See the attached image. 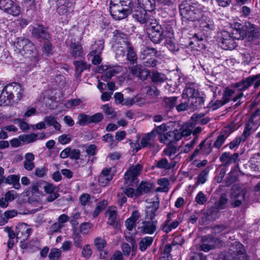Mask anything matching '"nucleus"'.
<instances>
[{
  "label": "nucleus",
  "instance_id": "obj_1",
  "mask_svg": "<svg viewBox=\"0 0 260 260\" xmlns=\"http://www.w3.org/2000/svg\"><path fill=\"white\" fill-rule=\"evenodd\" d=\"M204 7L194 0H185L180 5V13L183 19L199 21L203 16Z\"/></svg>",
  "mask_w": 260,
  "mask_h": 260
},
{
  "label": "nucleus",
  "instance_id": "obj_2",
  "mask_svg": "<svg viewBox=\"0 0 260 260\" xmlns=\"http://www.w3.org/2000/svg\"><path fill=\"white\" fill-rule=\"evenodd\" d=\"M159 200L156 197V199L148 203L145 210V220L143 221V225L140 227L141 231L145 234H152L156 229V220L154 217L156 215V211L159 207Z\"/></svg>",
  "mask_w": 260,
  "mask_h": 260
},
{
  "label": "nucleus",
  "instance_id": "obj_3",
  "mask_svg": "<svg viewBox=\"0 0 260 260\" xmlns=\"http://www.w3.org/2000/svg\"><path fill=\"white\" fill-rule=\"evenodd\" d=\"M132 7L131 0H111L110 12L115 20H121L131 14Z\"/></svg>",
  "mask_w": 260,
  "mask_h": 260
},
{
  "label": "nucleus",
  "instance_id": "obj_4",
  "mask_svg": "<svg viewBox=\"0 0 260 260\" xmlns=\"http://www.w3.org/2000/svg\"><path fill=\"white\" fill-rule=\"evenodd\" d=\"M17 53L26 58L31 59L34 62L39 60L38 51L35 45L28 39L24 38H19L14 43Z\"/></svg>",
  "mask_w": 260,
  "mask_h": 260
},
{
  "label": "nucleus",
  "instance_id": "obj_5",
  "mask_svg": "<svg viewBox=\"0 0 260 260\" xmlns=\"http://www.w3.org/2000/svg\"><path fill=\"white\" fill-rule=\"evenodd\" d=\"M16 96V100L19 101L22 97V88L19 84L12 83L6 86L0 95V106L8 105Z\"/></svg>",
  "mask_w": 260,
  "mask_h": 260
},
{
  "label": "nucleus",
  "instance_id": "obj_6",
  "mask_svg": "<svg viewBox=\"0 0 260 260\" xmlns=\"http://www.w3.org/2000/svg\"><path fill=\"white\" fill-rule=\"evenodd\" d=\"M182 97L183 99H187L191 109H199L204 103L203 98L200 95V93L195 88L194 84H188L185 86Z\"/></svg>",
  "mask_w": 260,
  "mask_h": 260
},
{
  "label": "nucleus",
  "instance_id": "obj_7",
  "mask_svg": "<svg viewBox=\"0 0 260 260\" xmlns=\"http://www.w3.org/2000/svg\"><path fill=\"white\" fill-rule=\"evenodd\" d=\"M178 141H179V138H178V129L169 131L166 133H164V143L167 145L164 152L171 159L175 158L177 156V149L174 142Z\"/></svg>",
  "mask_w": 260,
  "mask_h": 260
},
{
  "label": "nucleus",
  "instance_id": "obj_8",
  "mask_svg": "<svg viewBox=\"0 0 260 260\" xmlns=\"http://www.w3.org/2000/svg\"><path fill=\"white\" fill-rule=\"evenodd\" d=\"M240 25H238V30H236L235 35L239 34V36H235L237 40L246 38L249 42H251L258 37L259 31L258 28L251 23H246L242 29L240 28Z\"/></svg>",
  "mask_w": 260,
  "mask_h": 260
},
{
  "label": "nucleus",
  "instance_id": "obj_9",
  "mask_svg": "<svg viewBox=\"0 0 260 260\" xmlns=\"http://www.w3.org/2000/svg\"><path fill=\"white\" fill-rule=\"evenodd\" d=\"M124 34H120L118 31L114 35V40L115 44L113 47L115 49L117 58L123 57L125 54V50L127 51L126 45H129Z\"/></svg>",
  "mask_w": 260,
  "mask_h": 260
},
{
  "label": "nucleus",
  "instance_id": "obj_10",
  "mask_svg": "<svg viewBox=\"0 0 260 260\" xmlns=\"http://www.w3.org/2000/svg\"><path fill=\"white\" fill-rule=\"evenodd\" d=\"M254 81L255 82L254 84V88H257L260 86V74L249 76L240 82L235 83L233 86L238 88L239 91H244L251 86Z\"/></svg>",
  "mask_w": 260,
  "mask_h": 260
},
{
  "label": "nucleus",
  "instance_id": "obj_11",
  "mask_svg": "<svg viewBox=\"0 0 260 260\" xmlns=\"http://www.w3.org/2000/svg\"><path fill=\"white\" fill-rule=\"evenodd\" d=\"M0 9L15 17L18 16L21 12L20 6L12 0H0Z\"/></svg>",
  "mask_w": 260,
  "mask_h": 260
},
{
  "label": "nucleus",
  "instance_id": "obj_12",
  "mask_svg": "<svg viewBox=\"0 0 260 260\" xmlns=\"http://www.w3.org/2000/svg\"><path fill=\"white\" fill-rule=\"evenodd\" d=\"M156 136L160 142H162V125L157 126L146 136L143 137L141 140V144L143 147L151 146L153 144V139Z\"/></svg>",
  "mask_w": 260,
  "mask_h": 260
},
{
  "label": "nucleus",
  "instance_id": "obj_13",
  "mask_svg": "<svg viewBox=\"0 0 260 260\" xmlns=\"http://www.w3.org/2000/svg\"><path fill=\"white\" fill-rule=\"evenodd\" d=\"M147 28L149 31L148 34L151 40L154 43H159L161 40L162 31H161V26L157 20L151 21L150 26Z\"/></svg>",
  "mask_w": 260,
  "mask_h": 260
},
{
  "label": "nucleus",
  "instance_id": "obj_14",
  "mask_svg": "<svg viewBox=\"0 0 260 260\" xmlns=\"http://www.w3.org/2000/svg\"><path fill=\"white\" fill-rule=\"evenodd\" d=\"M164 39H165V45L170 51L178 50L172 27L169 24L166 26L165 30H164Z\"/></svg>",
  "mask_w": 260,
  "mask_h": 260
},
{
  "label": "nucleus",
  "instance_id": "obj_15",
  "mask_svg": "<svg viewBox=\"0 0 260 260\" xmlns=\"http://www.w3.org/2000/svg\"><path fill=\"white\" fill-rule=\"evenodd\" d=\"M230 250L234 260H250L243 245L239 242H235L232 244Z\"/></svg>",
  "mask_w": 260,
  "mask_h": 260
},
{
  "label": "nucleus",
  "instance_id": "obj_16",
  "mask_svg": "<svg viewBox=\"0 0 260 260\" xmlns=\"http://www.w3.org/2000/svg\"><path fill=\"white\" fill-rule=\"evenodd\" d=\"M219 243V239L211 235L202 237L200 246V249L204 252H208L214 249Z\"/></svg>",
  "mask_w": 260,
  "mask_h": 260
},
{
  "label": "nucleus",
  "instance_id": "obj_17",
  "mask_svg": "<svg viewBox=\"0 0 260 260\" xmlns=\"http://www.w3.org/2000/svg\"><path fill=\"white\" fill-rule=\"evenodd\" d=\"M235 39V37L231 36L227 31H222L219 37L221 47L224 50L234 49L236 46Z\"/></svg>",
  "mask_w": 260,
  "mask_h": 260
},
{
  "label": "nucleus",
  "instance_id": "obj_18",
  "mask_svg": "<svg viewBox=\"0 0 260 260\" xmlns=\"http://www.w3.org/2000/svg\"><path fill=\"white\" fill-rule=\"evenodd\" d=\"M133 17L140 23L146 24L147 27L150 26L151 21L156 20L148 14L146 10L140 8L134 11L133 13Z\"/></svg>",
  "mask_w": 260,
  "mask_h": 260
},
{
  "label": "nucleus",
  "instance_id": "obj_19",
  "mask_svg": "<svg viewBox=\"0 0 260 260\" xmlns=\"http://www.w3.org/2000/svg\"><path fill=\"white\" fill-rule=\"evenodd\" d=\"M29 28L32 36L37 39L47 40L49 38L47 28L43 25H37Z\"/></svg>",
  "mask_w": 260,
  "mask_h": 260
},
{
  "label": "nucleus",
  "instance_id": "obj_20",
  "mask_svg": "<svg viewBox=\"0 0 260 260\" xmlns=\"http://www.w3.org/2000/svg\"><path fill=\"white\" fill-rule=\"evenodd\" d=\"M114 175V171L111 168H104L98 178L99 183L101 186H106Z\"/></svg>",
  "mask_w": 260,
  "mask_h": 260
},
{
  "label": "nucleus",
  "instance_id": "obj_21",
  "mask_svg": "<svg viewBox=\"0 0 260 260\" xmlns=\"http://www.w3.org/2000/svg\"><path fill=\"white\" fill-rule=\"evenodd\" d=\"M207 139L203 141L196 148L192 154H191L190 158L191 159H193L201 151L203 155H208L210 154L212 150V143H206Z\"/></svg>",
  "mask_w": 260,
  "mask_h": 260
},
{
  "label": "nucleus",
  "instance_id": "obj_22",
  "mask_svg": "<svg viewBox=\"0 0 260 260\" xmlns=\"http://www.w3.org/2000/svg\"><path fill=\"white\" fill-rule=\"evenodd\" d=\"M16 239L25 241L31 233V229L26 223H22L16 228Z\"/></svg>",
  "mask_w": 260,
  "mask_h": 260
},
{
  "label": "nucleus",
  "instance_id": "obj_23",
  "mask_svg": "<svg viewBox=\"0 0 260 260\" xmlns=\"http://www.w3.org/2000/svg\"><path fill=\"white\" fill-rule=\"evenodd\" d=\"M194 128V124L192 122H187L184 123L178 129V138L179 140L183 137H187L190 136Z\"/></svg>",
  "mask_w": 260,
  "mask_h": 260
},
{
  "label": "nucleus",
  "instance_id": "obj_24",
  "mask_svg": "<svg viewBox=\"0 0 260 260\" xmlns=\"http://www.w3.org/2000/svg\"><path fill=\"white\" fill-rule=\"evenodd\" d=\"M132 65V66L129 67L131 73L139 79L145 80L148 76L150 75V72L142 69L141 65H138L137 63Z\"/></svg>",
  "mask_w": 260,
  "mask_h": 260
},
{
  "label": "nucleus",
  "instance_id": "obj_25",
  "mask_svg": "<svg viewBox=\"0 0 260 260\" xmlns=\"http://www.w3.org/2000/svg\"><path fill=\"white\" fill-rule=\"evenodd\" d=\"M239 155L238 153L231 154L229 152H225L219 157L220 161L223 165L226 167L230 165L235 163L239 158Z\"/></svg>",
  "mask_w": 260,
  "mask_h": 260
},
{
  "label": "nucleus",
  "instance_id": "obj_26",
  "mask_svg": "<svg viewBox=\"0 0 260 260\" xmlns=\"http://www.w3.org/2000/svg\"><path fill=\"white\" fill-rule=\"evenodd\" d=\"M142 166L137 164L135 166L131 167L125 173L124 178L127 180H134L135 178L139 175L141 172Z\"/></svg>",
  "mask_w": 260,
  "mask_h": 260
},
{
  "label": "nucleus",
  "instance_id": "obj_27",
  "mask_svg": "<svg viewBox=\"0 0 260 260\" xmlns=\"http://www.w3.org/2000/svg\"><path fill=\"white\" fill-rule=\"evenodd\" d=\"M73 63L75 67V76L77 78L80 77L83 71L89 70L90 68L89 64L82 60H76Z\"/></svg>",
  "mask_w": 260,
  "mask_h": 260
},
{
  "label": "nucleus",
  "instance_id": "obj_28",
  "mask_svg": "<svg viewBox=\"0 0 260 260\" xmlns=\"http://www.w3.org/2000/svg\"><path fill=\"white\" fill-rule=\"evenodd\" d=\"M70 48V53L74 58H79L82 57L83 52L82 47L79 43H76L72 41Z\"/></svg>",
  "mask_w": 260,
  "mask_h": 260
},
{
  "label": "nucleus",
  "instance_id": "obj_29",
  "mask_svg": "<svg viewBox=\"0 0 260 260\" xmlns=\"http://www.w3.org/2000/svg\"><path fill=\"white\" fill-rule=\"evenodd\" d=\"M200 20H201L200 26L203 30L208 31L214 29V23L213 20L210 18L204 16L203 15L202 17H201Z\"/></svg>",
  "mask_w": 260,
  "mask_h": 260
},
{
  "label": "nucleus",
  "instance_id": "obj_30",
  "mask_svg": "<svg viewBox=\"0 0 260 260\" xmlns=\"http://www.w3.org/2000/svg\"><path fill=\"white\" fill-rule=\"evenodd\" d=\"M245 192L241 191L236 194H232L231 201V205L233 208L239 207L241 205L242 202L244 200Z\"/></svg>",
  "mask_w": 260,
  "mask_h": 260
},
{
  "label": "nucleus",
  "instance_id": "obj_31",
  "mask_svg": "<svg viewBox=\"0 0 260 260\" xmlns=\"http://www.w3.org/2000/svg\"><path fill=\"white\" fill-rule=\"evenodd\" d=\"M177 96L164 97V108L168 112L176 107L177 102Z\"/></svg>",
  "mask_w": 260,
  "mask_h": 260
},
{
  "label": "nucleus",
  "instance_id": "obj_32",
  "mask_svg": "<svg viewBox=\"0 0 260 260\" xmlns=\"http://www.w3.org/2000/svg\"><path fill=\"white\" fill-rule=\"evenodd\" d=\"M153 187V184L149 182H141L138 187L136 189V194L139 196L144 193L149 192Z\"/></svg>",
  "mask_w": 260,
  "mask_h": 260
},
{
  "label": "nucleus",
  "instance_id": "obj_33",
  "mask_svg": "<svg viewBox=\"0 0 260 260\" xmlns=\"http://www.w3.org/2000/svg\"><path fill=\"white\" fill-rule=\"evenodd\" d=\"M17 215L18 211L16 210L13 209L6 211L0 217V225H5L8 222L9 219L16 217Z\"/></svg>",
  "mask_w": 260,
  "mask_h": 260
},
{
  "label": "nucleus",
  "instance_id": "obj_34",
  "mask_svg": "<svg viewBox=\"0 0 260 260\" xmlns=\"http://www.w3.org/2000/svg\"><path fill=\"white\" fill-rule=\"evenodd\" d=\"M106 215L108 217V223L113 225L117 220V210L115 207H110L106 212Z\"/></svg>",
  "mask_w": 260,
  "mask_h": 260
},
{
  "label": "nucleus",
  "instance_id": "obj_35",
  "mask_svg": "<svg viewBox=\"0 0 260 260\" xmlns=\"http://www.w3.org/2000/svg\"><path fill=\"white\" fill-rule=\"evenodd\" d=\"M127 46V59L130 62L131 64H135L137 63L138 56L134 50L133 46L126 45Z\"/></svg>",
  "mask_w": 260,
  "mask_h": 260
},
{
  "label": "nucleus",
  "instance_id": "obj_36",
  "mask_svg": "<svg viewBox=\"0 0 260 260\" xmlns=\"http://www.w3.org/2000/svg\"><path fill=\"white\" fill-rule=\"evenodd\" d=\"M258 127L251 123L248 122L245 126L244 131L241 136L245 141L250 137V136L256 131Z\"/></svg>",
  "mask_w": 260,
  "mask_h": 260
},
{
  "label": "nucleus",
  "instance_id": "obj_37",
  "mask_svg": "<svg viewBox=\"0 0 260 260\" xmlns=\"http://www.w3.org/2000/svg\"><path fill=\"white\" fill-rule=\"evenodd\" d=\"M19 180L20 177L18 175H10L6 178L5 182L8 184H12L16 189H19L21 188Z\"/></svg>",
  "mask_w": 260,
  "mask_h": 260
},
{
  "label": "nucleus",
  "instance_id": "obj_38",
  "mask_svg": "<svg viewBox=\"0 0 260 260\" xmlns=\"http://www.w3.org/2000/svg\"><path fill=\"white\" fill-rule=\"evenodd\" d=\"M120 71L119 67H113L109 68L102 76V79L105 81L110 80L112 77L118 74Z\"/></svg>",
  "mask_w": 260,
  "mask_h": 260
},
{
  "label": "nucleus",
  "instance_id": "obj_39",
  "mask_svg": "<svg viewBox=\"0 0 260 260\" xmlns=\"http://www.w3.org/2000/svg\"><path fill=\"white\" fill-rule=\"evenodd\" d=\"M140 8L151 12L155 8V0H138Z\"/></svg>",
  "mask_w": 260,
  "mask_h": 260
},
{
  "label": "nucleus",
  "instance_id": "obj_40",
  "mask_svg": "<svg viewBox=\"0 0 260 260\" xmlns=\"http://www.w3.org/2000/svg\"><path fill=\"white\" fill-rule=\"evenodd\" d=\"M249 163L251 169L260 171V153L254 154L250 158Z\"/></svg>",
  "mask_w": 260,
  "mask_h": 260
},
{
  "label": "nucleus",
  "instance_id": "obj_41",
  "mask_svg": "<svg viewBox=\"0 0 260 260\" xmlns=\"http://www.w3.org/2000/svg\"><path fill=\"white\" fill-rule=\"evenodd\" d=\"M44 122L46 123L48 126H53L54 128L58 131H60L61 125L57 122L56 117L53 116H46L44 118Z\"/></svg>",
  "mask_w": 260,
  "mask_h": 260
},
{
  "label": "nucleus",
  "instance_id": "obj_42",
  "mask_svg": "<svg viewBox=\"0 0 260 260\" xmlns=\"http://www.w3.org/2000/svg\"><path fill=\"white\" fill-rule=\"evenodd\" d=\"M214 214H215V216L212 217V219H215L216 217H218L217 215L216 214H218V211L216 209L211 208L208 212L204 213L203 216L200 220V223L201 224H204L205 222L209 219V217H212Z\"/></svg>",
  "mask_w": 260,
  "mask_h": 260
},
{
  "label": "nucleus",
  "instance_id": "obj_43",
  "mask_svg": "<svg viewBox=\"0 0 260 260\" xmlns=\"http://www.w3.org/2000/svg\"><path fill=\"white\" fill-rule=\"evenodd\" d=\"M104 48V42L102 40L95 41L94 44L91 46L92 51L90 54H101Z\"/></svg>",
  "mask_w": 260,
  "mask_h": 260
},
{
  "label": "nucleus",
  "instance_id": "obj_44",
  "mask_svg": "<svg viewBox=\"0 0 260 260\" xmlns=\"http://www.w3.org/2000/svg\"><path fill=\"white\" fill-rule=\"evenodd\" d=\"M154 54L153 48L143 46L141 49L140 57L143 60L147 59V57H151Z\"/></svg>",
  "mask_w": 260,
  "mask_h": 260
},
{
  "label": "nucleus",
  "instance_id": "obj_45",
  "mask_svg": "<svg viewBox=\"0 0 260 260\" xmlns=\"http://www.w3.org/2000/svg\"><path fill=\"white\" fill-rule=\"evenodd\" d=\"M228 199L226 197L225 194H222L219 199L218 202L216 204V207L213 208L216 209L218 211L217 217H218L219 210L220 209H223L225 207V205L228 203Z\"/></svg>",
  "mask_w": 260,
  "mask_h": 260
},
{
  "label": "nucleus",
  "instance_id": "obj_46",
  "mask_svg": "<svg viewBox=\"0 0 260 260\" xmlns=\"http://www.w3.org/2000/svg\"><path fill=\"white\" fill-rule=\"evenodd\" d=\"M249 122L257 127L260 125V109L256 110L250 116Z\"/></svg>",
  "mask_w": 260,
  "mask_h": 260
},
{
  "label": "nucleus",
  "instance_id": "obj_47",
  "mask_svg": "<svg viewBox=\"0 0 260 260\" xmlns=\"http://www.w3.org/2000/svg\"><path fill=\"white\" fill-rule=\"evenodd\" d=\"M198 140V137H194L192 140L183 147H180V153H186L189 152L197 143Z\"/></svg>",
  "mask_w": 260,
  "mask_h": 260
},
{
  "label": "nucleus",
  "instance_id": "obj_48",
  "mask_svg": "<svg viewBox=\"0 0 260 260\" xmlns=\"http://www.w3.org/2000/svg\"><path fill=\"white\" fill-rule=\"evenodd\" d=\"M108 205V201L104 200L102 201L99 202L96 207L92 213V216L93 217H97L99 214L103 211Z\"/></svg>",
  "mask_w": 260,
  "mask_h": 260
},
{
  "label": "nucleus",
  "instance_id": "obj_49",
  "mask_svg": "<svg viewBox=\"0 0 260 260\" xmlns=\"http://www.w3.org/2000/svg\"><path fill=\"white\" fill-rule=\"evenodd\" d=\"M43 183V180H40L32 183L29 187L31 193L33 194L39 193L40 192V189L43 188V185H42Z\"/></svg>",
  "mask_w": 260,
  "mask_h": 260
},
{
  "label": "nucleus",
  "instance_id": "obj_50",
  "mask_svg": "<svg viewBox=\"0 0 260 260\" xmlns=\"http://www.w3.org/2000/svg\"><path fill=\"white\" fill-rule=\"evenodd\" d=\"M90 116L80 113L78 116L77 124L80 126H85L90 123Z\"/></svg>",
  "mask_w": 260,
  "mask_h": 260
},
{
  "label": "nucleus",
  "instance_id": "obj_51",
  "mask_svg": "<svg viewBox=\"0 0 260 260\" xmlns=\"http://www.w3.org/2000/svg\"><path fill=\"white\" fill-rule=\"evenodd\" d=\"M182 100L180 101V104L178 105H176V110L178 112L190 109V105H189V103L187 99H183L182 97Z\"/></svg>",
  "mask_w": 260,
  "mask_h": 260
},
{
  "label": "nucleus",
  "instance_id": "obj_52",
  "mask_svg": "<svg viewBox=\"0 0 260 260\" xmlns=\"http://www.w3.org/2000/svg\"><path fill=\"white\" fill-rule=\"evenodd\" d=\"M106 244L105 240L101 237H96L94 240V245L98 251H103Z\"/></svg>",
  "mask_w": 260,
  "mask_h": 260
},
{
  "label": "nucleus",
  "instance_id": "obj_53",
  "mask_svg": "<svg viewBox=\"0 0 260 260\" xmlns=\"http://www.w3.org/2000/svg\"><path fill=\"white\" fill-rule=\"evenodd\" d=\"M228 137V135L226 134H220L214 142L213 147L217 149L220 148Z\"/></svg>",
  "mask_w": 260,
  "mask_h": 260
},
{
  "label": "nucleus",
  "instance_id": "obj_54",
  "mask_svg": "<svg viewBox=\"0 0 260 260\" xmlns=\"http://www.w3.org/2000/svg\"><path fill=\"white\" fill-rule=\"evenodd\" d=\"M38 138V135L31 133L28 135H25L21 137H20L21 140L24 142L27 143H32L37 140Z\"/></svg>",
  "mask_w": 260,
  "mask_h": 260
},
{
  "label": "nucleus",
  "instance_id": "obj_55",
  "mask_svg": "<svg viewBox=\"0 0 260 260\" xmlns=\"http://www.w3.org/2000/svg\"><path fill=\"white\" fill-rule=\"evenodd\" d=\"M61 255V251L57 248H52L49 254L50 260H58Z\"/></svg>",
  "mask_w": 260,
  "mask_h": 260
},
{
  "label": "nucleus",
  "instance_id": "obj_56",
  "mask_svg": "<svg viewBox=\"0 0 260 260\" xmlns=\"http://www.w3.org/2000/svg\"><path fill=\"white\" fill-rule=\"evenodd\" d=\"M93 224L89 222H84L80 225V232L83 235H87L92 229Z\"/></svg>",
  "mask_w": 260,
  "mask_h": 260
},
{
  "label": "nucleus",
  "instance_id": "obj_57",
  "mask_svg": "<svg viewBox=\"0 0 260 260\" xmlns=\"http://www.w3.org/2000/svg\"><path fill=\"white\" fill-rule=\"evenodd\" d=\"M42 185H43V188L47 193H52L53 192L57 191V188L53 184L43 181Z\"/></svg>",
  "mask_w": 260,
  "mask_h": 260
},
{
  "label": "nucleus",
  "instance_id": "obj_58",
  "mask_svg": "<svg viewBox=\"0 0 260 260\" xmlns=\"http://www.w3.org/2000/svg\"><path fill=\"white\" fill-rule=\"evenodd\" d=\"M210 169L209 168H206L202 171L198 176V182L199 183L204 184L207 180V177L209 172Z\"/></svg>",
  "mask_w": 260,
  "mask_h": 260
},
{
  "label": "nucleus",
  "instance_id": "obj_59",
  "mask_svg": "<svg viewBox=\"0 0 260 260\" xmlns=\"http://www.w3.org/2000/svg\"><path fill=\"white\" fill-rule=\"evenodd\" d=\"M143 90L147 95L151 96H157L159 93L158 91L155 86H145L143 88Z\"/></svg>",
  "mask_w": 260,
  "mask_h": 260
},
{
  "label": "nucleus",
  "instance_id": "obj_60",
  "mask_svg": "<svg viewBox=\"0 0 260 260\" xmlns=\"http://www.w3.org/2000/svg\"><path fill=\"white\" fill-rule=\"evenodd\" d=\"M246 141L243 139V137L241 136L240 137H236L232 141H231L228 145L230 149H233L235 147H237L239 145L241 142H245Z\"/></svg>",
  "mask_w": 260,
  "mask_h": 260
},
{
  "label": "nucleus",
  "instance_id": "obj_61",
  "mask_svg": "<svg viewBox=\"0 0 260 260\" xmlns=\"http://www.w3.org/2000/svg\"><path fill=\"white\" fill-rule=\"evenodd\" d=\"M195 199L196 202L199 205H203L207 201L206 196L202 191H200L197 194Z\"/></svg>",
  "mask_w": 260,
  "mask_h": 260
},
{
  "label": "nucleus",
  "instance_id": "obj_62",
  "mask_svg": "<svg viewBox=\"0 0 260 260\" xmlns=\"http://www.w3.org/2000/svg\"><path fill=\"white\" fill-rule=\"evenodd\" d=\"M74 244L78 248H81L82 245V237L79 233H75L73 235Z\"/></svg>",
  "mask_w": 260,
  "mask_h": 260
},
{
  "label": "nucleus",
  "instance_id": "obj_63",
  "mask_svg": "<svg viewBox=\"0 0 260 260\" xmlns=\"http://www.w3.org/2000/svg\"><path fill=\"white\" fill-rule=\"evenodd\" d=\"M92 251L89 245L87 244L84 246L82 248V255L85 258H88L92 255Z\"/></svg>",
  "mask_w": 260,
  "mask_h": 260
},
{
  "label": "nucleus",
  "instance_id": "obj_64",
  "mask_svg": "<svg viewBox=\"0 0 260 260\" xmlns=\"http://www.w3.org/2000/svg\"><path fill=\"white\" fill-rule=\"evenodd\" d=\"M190 260H206V256L200 252L194 253L190 257Z\"/></svg>",
  "mask_w": 260,
  "mask_h": 260
}]
</instances>
